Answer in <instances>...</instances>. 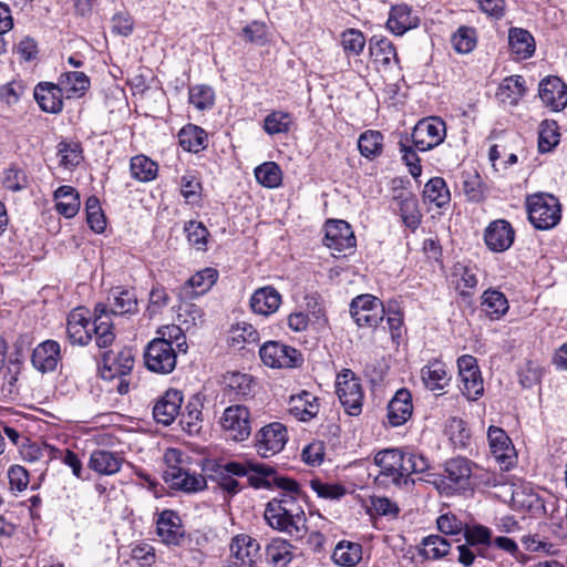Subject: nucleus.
<instances>
[{
    "instance_id": "e2e57ef3",
    "label": "nucleus",
    "mask_w": 567,
    "mask_h": 567,
    "mask_svg": "<svg viewBox=\"0 0 567 567\" xmlns=\"http://www.w3.org/2000/svg\"><path fill=\"white\" fill-rule=\"evenodd\" d=\"M525 80L520 75L506 78L499 86V95L509 99L512 104H516L525 94Z\"/></svg>"
},
{
    "instance_id": "e433bc0d",
    "label": "nucleus",
    "mask_w": 567,
    "mask_h": 567,
    "mask_svg": "<svg viewBox=\"0 0 567 567\" xmlns=\"http://www.w3.org/2000/svg\"><path fill=\"white\" fill-rule=\"evenodd\" d=\"M179 144L187 152L198 153L206 147V132L193 124L184 126L178 133Z\"/></svg>"
},
{
    "instance_id": "4468645a",
    "label": "nucleus",
    "mask_w": 567,
    "mask_h": 567,
    "mask_svg": "<svg viewBox=\"0 0 567 567\" xmlns=\"http://www.w3.org/2000/svg\"><path fill=\"white\" fill-rule=\"evenodd\" d=\"M538 95L543 104L553 112H560L567 106V85L558 76L543 79L538 85Z\"/></svg>"
},
{
    "instance_id": "9d476101",
    "label": "nucleus",
    "mask_w": 567,
    "mask_h": 567,
    "mask_svg": "<svg viewBox=\"0 0 567 567\" xmlns=\"http://www.w3.org/2000/svg\"><path fill=\"white\" fill-rule=\"evenodd\" d=\"M220 425L229 439L237 442L245 441L251 433L250 413L244 405H230L225 409Z\"/></svg>"
},
{
    "instance_id": "6e6552de",
    "label": "nucleus",
    "mask_w": 567,
    "mask_h": 567,
    "mask_svg": "<svg viewBox=\"0 0 567 567\" xmlns=\"http://www.w3.org/2000/svg\"><path fill=\"white\" fill-rule=\"evenodd\" d=\"M176 349L164 341H150L144 351L145 367L155 373L168 374L176 367Z\"/></svg>"
},
{
    "instance_id": "2eb2a0df",
    "label": "nucleus",
    "mask_w": 567,
    "mask_h": 567,
    "mask_svg": "<svg viewBox=\"0 0 567 567\" xmlns=\"http://www.w3.org/2000/svg\"><path fill=\"white\" fill-rule=\"evenodd\" d=\"M487 440L496 461L505 468L513 465L515 449L507 433L502 427L491 425L487 430Z\"/></svg>"
},
{
    "instance_id": "de8ad7c7",
    "label": "nucleus",
    "mask_w": 567,
    "mask_h": 567,
    "mask_svg": "<svg viewBox=\"0 0 567 567\" xmlns=\"http://www.w3.org/2000/svg\"><path fill=\"white\" fill-rule=\"evenodd\" d=\"M447 435L454 447L464 449L468 445L471 433L466 423L460 417H451L445 425Z\"/></svg>"
},
{
    "instance_id": "680f3d73",
    "label": "nucleus",
    "mask_w": 567,
    "mask_h": 567,
    "mask_svg": "<svg viewBox=\"0 0 567 567\" xmlns=\"http://www.w3.org/2000/svg\"><path fill=\"white\" fill-rule=\"evenodd\" d=\"M188 101L199 111L209 110L215 103V93L210 86L195 85L189 89Z\"/></svg>"
},
{
    "instance_id": "4be33fe9",
    "label": "nucleus",
    "mask_w": 567,
    "mask_h": 567,
    "mask_svg": "<svg viewBox=\"0 0 567 567\" xmlns=\"http://www.w3.org/2000/svg\"><path fill=\"white\" fill-rule=\"evenodd\" d=\"M281 295L272 286L260 287L250 297L251 310L265 317L275 313L281 305Z\"/></svg>"
},
{
    "instance_id": "5fc2aeb1",
    "label": "nucleus",
    "mask_w": 567,
    "mask_h": 567,
    "mask_svg": "<svg viewBox=\"0 0 567 567\" xmlns=\"http://www.w3.org/2000/svg\"><path fill=\"white\" fill-rule=\"evenodd\" d=\"M152 341H164L165 343H169L181 352L187 351L186 338L183 330L175 324L164 326L157 330V337Z\"/></svg>"
},
{
    "instance_id": "9b49d317",
    "label": "nucleus",
    "mask_w": 567,
    "mask_h": 567,
    "mask_svg": "<svg viewBox=\"0 0 567 567\" xmlns=\"http://www.w3.org/2000/svg\"><path fill=\"white\" fill-rule=\"evenodd\" d=\"M355 236L351 226L344 220H329L326 224L324 245L337 252L347 256L355 248Z\"/></svg>"
},
{
    "instance_id": "f3484780",
    "label": "nucleus",
    "mask_w": 567,
    "mask_h": 567,
    "mask_svg": "<svg viewBox=\"0 0 567 567\" xmlns=\"http://www.w3.org/2000/svg\"><path fill=\"white\" fill-rule=\"evenodd\" d=\"M164 480L172 488L187 493L198 492L206 487V480L203 475L190 473L184 467H171L164 471Z\"/></svg>"
},
{
    "instance_id": "69168bd1",
    "label": "nucleus",
    "mask_w": 567,
    "mask_h": 567,
    "mask_svg": "<svg viewBox=\"0 0 567 567\" xmlns=\"http://www.w3.org/2000/svg\"><path fill=\"white\" fill-rule=\"evenodd\" d=\"M341 45L346 53L359 55L365 45L363 33L357 29H348L341 33Z\"/></svg>"
},
{
    "instance_id": "1a4fd4ad",
    "label": "nucleus",
    "mask_w": 567,
    "mask_h": 567,
    "mask_svg": "<svg viewBox=\"0 0 567 567\" xmlns=\"http://www.w3.org/2000/svg\"><path fill=\"white\" fill-rule=\"evenodd\" d=\"M259 355L264 364L270 368H295L301 364V353L278 341H268L261 346Z\"/></svg>"
},
{
    "instance_id": "bb28decb",
    "label": "nucleus",
    "mask_w": 567,
    "mask_h": 567,
    "mask_svg": "<svg viewBox=\"0 0 567 567\" xmlns=\"http://www.w3.org/2000/svg\"><path fill=\"white\" fill-rule=\"evenodd\" d=\"M63 91L59 83H40L34 89V97L42 111L47 113H59L63 107Z\"/></svg>"
},
{
    "instance_id": "7c9ffc66",
    "label": "nucleus",
    "mask_w": 567,
    "mask_h": 567,
    "mask_svg": "<svg viewBox=\"0 0 567 567\" xmlns=\"http://www.w3.org/2000/svg\"><path fill=\"white\" fill-rule=\"evenodd\" d=\"M508 45L512 53L519 60L532 56L535 51L533 35L527 30L520 28L509 29Z\"/></svg>"
},
{
    "instance_id": "f03ea898",
    "label": "nucleus",
    "mask_w": 567,
    "mask_h": 567,
    "mask_svg": "<svg viewBox=\"0 0 567 567\" xmlns=\"http://www.w3.org/2000/svg\"><path fill=\"white\" fill-rule=\"evenodd\" d=\"M264 517L271 528L286 533L295 539H302L309 530L306 514L295 515V512L285 508L277 501L268 502Z\"/></svg>"
},
{
    "instance_id": "052dcab7",
    "label": "nucleus",
    "mask_w": 567,
    "mask_h": 567,
    "mask_svg": "<svg viewBox=\"0 0 567 567\" xmlns=\"http://www.w3.org/2000/svg\"><path fill=\"white\" fill-rule=\"evenodd\" d=\"M492 530L481 524L465 525L463 537L470 546H491L493 542Z\"/></svg>"
},
{
    "instance_id": "39448f33",
    "label": "nucleus",
    "mask_w": 567,
    "mask_h": 567,
    "mask_svg": "<svg viewBox=\"0 0 567 567\" xmlns=\"http://www.w3.org/2000/svg\"><path fill=\"white\" fill-rule=\"evenodd\" d=\"M336 392L348 414L357 416L361 413L363 391L351 370L346 369L337 375Z\"/></svg>"
},
{
    "instance_id": "aec40b11",
    "label": "nucleus",
    "mask_w": 567,
    "mask_h": 567,
    "mask_svg": "<svg viewBox=\"0 0 567 567\" xmlns=\"http://www.w3.org/2000/svg\"><path fill=\"white\" fill-rule=\"evenodd\" d=\"M259 550L258 542L249 535L240 534L231 539L230 553L243 566L257 567Z\"/></svg>"
},
{
    "instance_id": "37998d69",
    "label": "nucleus",
    "mask_w": 567,
    "mask_h": 567,
    "mask_svg": "<svg viewBox=\"0 0 567 567\" xmlns=\"http://www.w3.org/2000/svg\"><path fill=\"white\" fill-rule=\"evenodd\" d=\"M181 415V425L183 429L189 433H198L202 427V403L198 399H192L185 410L179 412Z\"/></svg>"
},
{
    "instance_id": "6e6d98bb",
    "label": "nucleus",
    "mask_w": 567,
    "mask_h": 567,
    "mask_svg": "<svg viewBox=\"0 0 567 567\" xmlns=\"http://www.w3.org/2000/svg\"><path fill=\"white\" fill-rule=\"evenodd\" d=\"M255 177L262 186L275 188L281 183V169L274 162H266L255 169Z\"/></svg>"
},
{
    "instance_id": "0eeeda50",
    "label": "nucleus",
    "mask_w": 567,
    "mask_h": 567,
    "mask_svg": "<svg viewBox=\"0 0 567 567\" xmlns=\"http://www.w3.org/2000/svg\"><path fill=\"white\" fill-rule=\"evenodd\" d=\"M445 136V123L437 116L419 121L411 134L414 146L421 152L436 147L444 141Z\"/></svg>"
},
{
    "instance_id": "c03bdc74",
    "label": "nucleus",
    "mask_w": 567,
    "mask_h": 567,
    "mask_svg": "<svg viewBox=\"0 0 567 567\" xmlns=\"http://www.w3.org/2000/svg\"><path fill=\"white\" fill-rule=\"evenodd\" d=\"M131 175L140 182L153 181L157 175V164L145 155H136L131 158Z\"/></svg>"
},
{
    "instance_id": "a19ab883",
    "label": "nucleus",
    "mask_w": 567,
    "mask_h": 567,
    "mask_svg": "<svg viewBox=\"0 0 567 567\" xmlns=\"http://www.w3.org/2000/svg\"><path fill=\"white\" fill-rule=\"evenodd\" d=\"M332 559L344 567H354L362 559V547L358 543L341 542L333 550Z\"/></svg>"
},
{
    "instance_id": "5701e85b",
    "label": "nucleus",
    "mask_w": 567,
    "mask_h": 567,
    "mask_svg": "<svg viewBox=\"0 0 567 567\" xmlns=\"http://www.w3.org/2000/svg\"><path fill=\"white\" fill-rule=\"evenodd\" d=\"M419 23V17L408 4L402 3L391 7L386 28L394 35H403L409 30L415 29Z\"/></svg>"
},
{
    "instance_id": "09e8293b",
    "label": "nucleus",
    "mask_w": 567,
    "mask_h": 567,
    "mask_svg": "<svg viewBox=\"0 0 567 567\" xmlns=\"http://www.w3.org/2000/svg\"><path fill=\"white\" fill-rule=\"evenodd\" d=\"M292 116L282 111H274L264 120V130L269 135L286 134L292 125Z\"/></svg>"
},
{
    "instance_id": "20e7f679",
    "label": "nucleus",
    "mask_w": 567,
    "mask_h": 567,
    "mask_svg": "<svg viewBox=\"0 0 567 567\" xmlns=\"http://www.w3.org/2000/svg\"><path fill=\"white\" fill-rule=\"evenodd\" d=\"M374 463L380 467L378 478L383 483L386 480L395 486L409 483V480L405 477V453L401 450L388 449L380 451L374 456Z\"/></svg>"
},
{
    "instance_id": "423d86ee",
    "label": "nucleus",
    "mask_w": 567,
    "mask_h": 567,
    "mask_svg": "<svg viewBox=\"0 0 567 567\" xmlns=\"http://www.w3.org/2000/svg\"><path fill=\"white\" fill-rule=\"evenodd\" d=\"M350 315L359 327L375 328L383 320L385 308L380 299L365 293L352 299Z\"/></svg>"
},
{
    "instance_id": "72a5a7b5",
    "label": "nucleus",
    "mask_w": 567,
    "mask_h": 567,
    "mask_svg": "<svg viewBox=\"0 0 567 567\" xmlns=\"http://www.w3.org/2000/svg\"><path fill=\"white\" fill-rule=\"evenodd\" d=\"M58 83L68 99L82 96L90 86L89 78L78 71L62 73Z\"/></svg>"
},
{
    "instance_id": "8fccbe9b",
    "label": "nucleus",
    "mask_w": 567,
    "mask_h": 567,
    "mask_svg": "<svg viewBox=\"0 0 567 567\" xmlns=\"http://www.w3.org/2000/svg\"><path fill=\"white\" fill-rule=\"evenodd\" d=\"M452 277L462 296L471 295V290L477 286V277L474 270L462 264L454 266Z\"/></svg>"
},
{
    "instance_id": "a18cd8bd",
    "label": "nucleus",
    "mask_w": 567,
    "mask_h": 567,
    "mask_svg": "<svg viewBox=\"0 0 567 567\" xmlns=\"http://www.w3.org/2000/svg\"><path fill=\"white\" fill-rule=\"evenodd\" d=\"M358 147L362 156L377 157L382 153L383 135L379 131H365L358 140Z\"/></svg>"
},
{
    "instance_id": "f8f14e48",
    "label": "nucleus",
    "mask_w": 567,
    "mask_h": 567,
    "mask_svg": "<svg viewBox=\"0 0 567 567\" xmlns=\"http://www.w3.org/2000/svg\"><path fill=\"white\" fill-rule=\"evenodd\" d=\"M134 355L131 348L123 347L117 351H106L102 357L101 377L104 380L123 378L132 371Z\"/></svg>"
},
{
    "instance_id": "cd10ccee",
    "label": "nucleus",
    "mask_w": 567,
    "mask_h": 567,
    "mask_svg": "<svg viewBox=\"0 0 567 567\" xmlns=\"http://www.w3.org/2000/svg\"><path fill=\"white\" fill-rule=\"evenodd\" d=\"M289 412L299 421H309L319 412L318 399L308 391L290 396Z\"/></svg>"
},
{
    "instance_id": "4c0bfd02",
    "label": "nucleus",
    "mask_w": 567,
    "mask_h": 567,
    "mask_svg": "<svg viewBox=\"0 0 567 567\" xmlns=\"http://www.w3.org/2000/svg\"><path fill=\"white\" fill-rule=\"evenodd\" d=\"M395 200L404 225L413 230L416 229L421 223L417 199L410 193H401Z\"/></svg>"
},
{
    "instance_id": "58836bf2",
    "label": "nucleus",
    "mask_w": 567,
    "mask_h": 567,
    "mask_svg": "<svg viewBox=\"0 0 567 567\" xmlns=\"http://www.w3.org/2000/svg\"><path fill=\"white\" fill-rule=\"evenodd\" d=\"M423 198L439 208L447 205L451 200V194L445 181L442 177L431 178L424 186Z\"/></svg>"
},
{
    "instance_id": "c9c22d12",
    "label": "nucleus",
    "mask_w": 567,
    "mask_h": 567,
    "mask_svg": "<svg viewBox=\"0 0 567 567\" xmlns=\"http://www.w3.org/2000/svg\"><path fill=\"white\" fill-rule=\"evenodd\" d=\"M482 310L492 320L501 319L508 310L505 295L498 290L488 289L482 296Z\"/></svg>"
},
{
    "instance_id": "79ce46f5",
    "label": "nucleus",
    "mask_w": 567,
    "mask_h": 567,
    "mask_svg": "<svg viewBox=\"0 0 567 567\" xmlns=\"http://www.w3.org/2000/svg\"><path fill=\"white\" fill-rule=\"evenodd\" d=\"M291 549L289 542L276 538L267 546L266 555L275 567H287L293 557Z\"/></svg>"
},
{
    "instance_id": "ddd939ff",
    "label": "nucleus",
    "mask_w": 567,
    "mask_h": 567,
    "mask_svg": "<svg viewBox=\"0 0 567 567\" xmlns=\"http://www.w3.org/2000/svg\"><path fill=\"white\" fill-rule=\"evenodd\" d=\"M287 440L288 434L286 426L279 422L270 423L257 433V452L262 457L274 456L284 449Z\"/></svg>"
},
{
    "instance_id": "0e129e2a",
    "label": "nucleus",
    "mask_w": 567,
    "mask_h": 567,
    "mask_svg": "<svg viewBox=\"0 0 567 567\" xmlns=\"http://www.w3.org/2000/svg\"><path fill=\"white\" fill-rule=\"evenodd\" d=\"M249 470L256 475H249V483L256 488L269 487L274 485V477L279 476L277 472L268 465L249 463Z\"/></svg>"
},
{
    "instance_id": "bf43d9fd",
    "label": "nucleus",
    "mask_w": 567,
    "mask_h": 567,
    "mask_svg": "<svg viewBox=\"0 0 567 567\" xmlns=\"http://www.w3.org/2000/svg\"><path fill=\"white\" fill-rule=\"evenodd\" d=\"M452 45L458 53L466 54L474 50L476 47V33L473 28L460 27L452 35Z\"/></svg>"
},
{
    "instance_id": "473e14b6",
    "label": "nucleus",
    "mask_w": 567,
    "mask_h": 567,
    "mask_svg": "<svg viewBox=\"0 0 567 567\" xmlns=\"http://www.w3.org/2000/svg\"><path fill=\"white\" fill-rule=\"evenodd\" d=\"M421 379L431 391L444 389L450 381L445 364L439 360H433L421 369Z\"/></svg>"
},
{
    "instance_id": "3c124183",
    "label": "nucleus",
    "mask_w": 567,
    "mask_h": 567,
    "mask_svg": "<svg viewBox=\"0 0 567 567\" xmlns=\"http://www.w3.org/2000/svg\"><path fill=\"white\" fill-rule=\"evenodd\" d=\"M56 148L60 165L64 168H73L83 159L82 147L78 142L61 141Z\"/></svg>"
},
{
    "instance_id": "dca6fc26",
    "label": "nucleus",
    "mask_w": 567,
    "mask_h": 567,
    "mask_svg": "<svg viewBox=\"0 0 567 567\" xmlns=\"http://www.w3.org/2000/svg\"><path fill=\"white\" fill-rule=\"evenodd\" d=\"M66 333L72 344L84 346L92 339L90 312L84 307L73 309L66 320Z\"/></svg>"
},
{
    "instance_id": "393cba45",
    "label": "nucleus",
    "mask_w": 567,
    "mask_h": 567,
    "mask_svg": "<svg viewBox=\"0 0 567 567\" xmlns=\"http://www.w3.org/2000/svg\"><path fill=\"white\" fill-rule=\"evenodd\" d=\"M60 359V344L53 340L40 343L32 353V364L41 372L55 370Z\"/></svg>"
},
{
    "instance_id": "774afa93",
    "label": "nucleus",
    "mask_w": 567,
    "mask_h": 567,
    "mask_svg": "<svg viewBox=\"0 0 567 567\" xmlns=\"http://www.w3.org/2000/svg\"><path fill=\"white\" fill-rule=\"evenodd\" d=\"M542 369L538 363L534 361H526L518 369V381L523 388H532L540 381Z\"/></svg>"
},
{
    "instance_id": "c85d7f7f",
    "label": "nucleus",
    "mask_w": 567,
    "mask_h": 567,
    "mask_svg": "<svg viewBox=\"0 0 567 567\" xmlns=\"http://www.w3.org/2000/svg\"><path fill=\"white\" fill-rule=\"evenodd\" d=\"M106 306L99 303L95 307L96 317L93 321V328H91L92 336H95L96 344L99 348H107L115 339L113 331V323L106 315Z\"/></svg>"
},
{
    "instance_id": "412c9836",
    "label": "nucleus",
    "mask_w": 567,
    "mask_h": 567,
    "mask_svg": "<svg viewBox=\"0 0 567 567\" xmlns=\"http://www.w3.org/2000/svg\"><path fill=\"white\" fill-rule=\"evenodd\" d=\"M218 272L214 268H205L193 275L181 288L179 296L184 299H194L207 292L216 282Z\"/></svg>"
},
{
    "instance_id": "49530a36",
    "label": "nucleus",
    "mask_w": 567,
    "mask_h": 567,
    "mask_svg": "<svg viewBox=\"0 0 567 567\" xmlns=\"http://www.w3.org/2000/svg\"><path fill=\"white\" fill-rule=\"evenodd\" d=\"M462 190L471 202L478 203L484 198L482 177L476 171H464L461 174Z\"/></svg>"
},
{
    "instance_id": "338daca9",
    "label": "nucleus",
    "mask_w": 567,
    "mask_h": 567,
    "mask_svg": "<svg viewBox=\"0 0 567 567\" xmlns=\"http://www.w3.org/2000/svg\"><path fill=\"white\" fill-rule=\"evenodd\" d=\"M461 391L468 400H477L484 392L481 372L461 375Z\"/></svg>"
},
{
    "instance_id": "a211bd4d",
    "label": "nucleus",
    "mask_w": 567,
    "mask_h": 567,
    "mask_svg": "<svg viewBox=\"0 0 567 567\" xmlns=\"http://www.w3.org/2000/svg\"><path fill=\"white\" fill-rule=\"evenodd\" d=\"M515 231L504 219L492 221L485 229L484 239L487 247L496 252L507 250L514 243Z\"/></svg>"
},
{
    "instance_id": "4d7b16f0",
    "label": "nucleus",
    "mask_w": 567,
    "mask_h": 567,
    "mask_svg": "<svg viewBox=\"0 0 567 567\" xmlns=\"http://www.w3.org/2000/svg\"><path fill=\"white\" fill-rule=\"evenodd\" d=\"M259 341V333L247 322L236 323L231 327L229 332V343L231 346H243L245 343L251 344Z\"/></svg>"
},
{
    "instance_id": "a878e982",
    "label": "nucleus",
    "mask_w": 567,
    "mask_h": 567,
    "mask_svg": "<svg viewBox=\"0 0 567 567\" xmlns=\"http://www.w3.org/2000/svg\"><path fill=\"white\" fill-rule=\"evenodd\" d=\"M157 535L167 545H178L184 536L179 516L173 511H163L157 519Z\"/></svg>"
},
{
    "instance_id": "7ed1b4c3",
    "label": "nucleus",
    "mask_w": 567,
    "mask_h": 567,
    "mask_svg": "<svg viewBox=\"0 0 567 567\" xmlns=\"http://www.w3.org/2000/svg\"><path fill=\"white\" fill-rule=\"evenodd\" d=\"M472 463L467 458L456 457L445 463V476L436 483L446 494L461 493L472 486Z\"/></svg>"
},
{
    "instance_id": "f257e3e1",
    "label": "nucleus",
    "mask_w": 567,
    "mask_h": 567,
    "mask_svg": "<svg viewBox=\"0 0 567 567\" xmlns=\"http://www.w3.org/2000/svg\"><path fill=\"white\" fill-rule=\"evenodd\" d=\"M526 209L529 221L539 230L554 228L561 218V205L551 194L537 193L527 196Z\"/></svg>"
},
{
    "instance_id": "b1692460",
    "label": "nucleus",
    "mask_w": 567,
    "mask_h": 567,
    "mask_svg": "<svg viewBox=\"0 0 567 567\" xmlns=\"http://www.w3.org/2000/svg\"><path fill=\"white\" fill-rule=\"evenodd\" d=\"M124 458L116 452L104 449L94 450L87 463L90 470L100 475H114L120 472Z\"/></svg>"
},
{
    "instance_id": "2f4dec72",
    "label": "nucleus",
    "mask_w": 567,
    "mask_h": 567,
    "mask_svg": "<svg viewBox=\"0 0 567 567\" xmlns=\"http://www.w3.org/2000/svg\"><path fill=\"white\" fill-rule=\"evenodd\" d=\"M109 307L114 315L134 313L137 311L136 295L130 289L114 288L109 297Z\"/></svg>"
},
{
    "instance_id": "6ab92c4d",
    "label": "nucleus",
    "mask_w": 567,
    "mask_h": 567,
    "mask_svg": "<svg viewBox=\"0 0 567 567\" xmlns=\"http://www.w3.org/2000/svg\"><path fill=\"white\" fill-rule=\"evenodd\" d=\"M183 403V394L181 391L169 389L156 402L153 408V416L157 423L169 425L179 415Z\"/></svg>"
},
{
    "instance_id": "603ef678",
    "label": "nucleus",
    "mask_w": 567,
    "mask_h": 567,
    "mask_svg": "<svg viewBox=\"0 0 567 567\" xmlns=\"http://www.w3.org/2000/svg\"><path fill=\"white\" fill-rule=\"evenodd\" d=\"M225 382L230 394L244 398L252 392L254 381L251 375L239 372H231L225 377Z\"/></svg>"
},
{
    "instance_id": "c756f323",
    "label": "nucleus",
    "mask_w": 567,
    "mask_h": 567,
    "mask_svg": "<svg viewBox=\"0 0 567 567\" xmlns=\"http://www.w3.org/2000/svg\"><path fill=\"white\" fill-rule=\"evenodd\" d=\"M411 394L406 389L396 391L388 404V419L393 426L403 424L412 414Z\"/></svg>"
},
{
    "instance_id": "ea45409f",
    "label": "nucleus",
    "mask_w": 567,
    "mask_h": 567,
    "mask_svg": "<svg viewBox=\"0 0 567 567\" xmlns=\"http://www.w3.org/2000/svg\"><path fill=\"white\" fill-rule=\"evenodd\" d=\"M370 54L374 62L389 65L392 60L398 61L393 43L386 38L372 37L369 42Z\"/></svg>"
},
{
    "instance_id": "13d9d810",
    "label": "nucleus",
    "mask_w": 567,
    "mask_h": 567,
    "mask_svg": "<svg viewBox=\"0 0 567 567\" xmlns=\"http://www.w3.org/2000/svg\"><path fill=\"white\" fill-rule=\"evenodd\" d=\"M559 143L558 127L554 121H543L538 132V148L540 153L550 152Z\"/></svg>"
},
{
    "instance_id": "f704fd0d",
    "label": "nucleus",
    "mask_w": 567,
    "mask_h": 567,
    "mask_svg": "<svg viewBox=\"0 0 567 567\" xmlns=\"http://www.w3.org/2000/svg\"><path fill=\"white\" fill-rule=\"evenodd\" d=\"M56 200L55 208L59 214L65 218L74 217L80 209V197L78 192L71 186H61L54 193Z\"/></svg>"
},
{
    "instance_id": "864d4df0",
    "label": "nucleus",
    "mask_w": 567,
    "mask_h": 567,
    "mask_svg": "<svg viewBox=\"0 0 567 567\" xmlns=\"http://www.w3.org/2000/svg\"><path fill=\"white\" fill-rule=\"evenodd\" d=\"M451 544L440 535H430L422 540L421 555L427 559H439L449 554Z\"/></svg>"
}]
</instances>
